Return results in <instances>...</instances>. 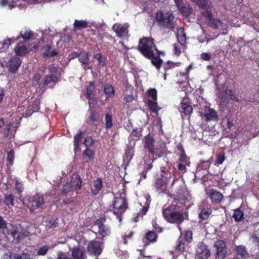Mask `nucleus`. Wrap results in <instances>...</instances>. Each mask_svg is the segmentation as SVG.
<instances>
[{
    "label": "nucleus",
    "mask_w": 259,
    "mask_h": 259,
    "mask_svg": "<svg viewBox=\"0 0 259 259\" xmlns=\"http://www.w3.org/2000/svg\"><path fill=\"white\" fill-rule=\"evenodd\" d=\"M177 244L175 247V250L177 253H183L186 249L187 244L182 239H179Z\"/></svg>",
    "instance_id": "obj_31"
},
{
    "label": "nucleus",
    "mask_w": 259,
    "mask_h": 259,
    "mask_svg": "<svg viewBox=\"0 0 259 259\" xmlns=\"http://www.w3.org/2000/svg\"><path fill=\"white\" fill-rule=\"evenodd\" d=\"M76 179H77V182L75 184V187L76 189H80L82 185V180L80 176L78 174L76 175Z\"/></svg>",
    "instance_id": "obj_61"
},
{
    "label": "nucleus",
    "mask_w": 259,
    "mask_h": 259,
    "mask_svg": "<svg viewBox=\"0 0 259 259\" xmlns=\"http://www.w3.org/2000/svg\"><path fill=\"white\" fill-rule=\"evenodd\" d=\"M14 196L12 194H5L3 200L4 203L7 206H13L14 205Z\"/></svg>",
    "instance_id": "obj_37"
},
{
    "label": "nucleus",
    "mask_w": 259,
    "mask_h": 259,
    "mask_svg": "<svg viewBox=\"0 0 259 259\" xmlns=\"http://www.w3.org/2000/svg\"><path fill=\"white\" fill-rule=\"evenodd\" d=\"M3 259H16V253L9 252L8 253H5Z\"/></svg>",
    "instance_id": "obj_63"
},
{
    "label": "nucleus",
    "mask_w": 259,
    "mask_h": 259,
    "mask_svg": "<svg viewBox=\"0 0 259 259\" xmlns=\"http://www.w3.org/2000/svg\"><path fill=\"white\" fill-rule=\"evenodd\" d=\"M179 10L184 16H188L189 15L192 9L189 5H183L181 7L179 8Z\"/></svg>",
    "instance_id": "obj_41"
},
{
    "label": "nucleus",
    "mask_w": 259,
    "mask_h": 259,
    "mask_svg": "<svg viewBox=\"0 0 259 259\" xmlns=\"http://www.w3.org/2000/svg\"><path fill=\"white\" fill-rule=\"evenodd\" d=\"M112 28L118 37H121L126 36L128 32V26L127 24H115L113 26Z\"/></svg>",
    "instance_id": "obj_14"
},
{
    "label": "nucleus",
    "mask_w": 259,
    "mask_h": 259,
    "mask_svg": "<svg viewBox=\"0 0 259 259\" xmlns=\"http://www.w3.org/2000/svg\"><path fill=\"white\" fill-rule=\"evenodd\" d=\"M138 49L140 52L148 59L154 57V50L157 53H160L154 44V39L152 37H143L140 39Z\"/></svg>",
    "instance_id": "obj_2"
},
{
    "label": "nucleus",
    "mask_w": 259,
    "mask_h": 259,
    "mask_svg": "<svg viewBox=\"0 0 259 259\" xmlns=\"http://www.w3.org/2000/svg\"><path fill=\"white\" fill-rule=\"evenodd\" d=\"M21 63L22 61L18 57H15L11 58L8 63L9 70L12 73L16 72L20 66Z\"/></svg>",
    "instance_id": "obj_15"
},
{
    "label": "nucleus",
    "mask_w": 259,
    "mask_h": 259,
    "mask_svg": "<svg viewBox=\"0 0 259 259\" xmlns=\"http://www.w3.org/2000/svg\"><path fill=\"white\" fill-rule=\"evenodd\" d=\"M189 160L190 158L187 156L185 152L181 153L179 156V163H184L185 164H190V162Z\"/></svg>",
    "instance_id": "obj_45"
},
{
    "label": "nucleus",
    "mask_w": 259,
    "mask_h": 259,
    "mask_svg": "<svg viewBox=\"0 0 259 259\" xmlns=\"http://www.w3.org/2000/svg\"><path fill=\"white\" fill-rule=\"evenodd\" d=\"M40 101L35 100L32 104L28 106L26 111V116H30L33 113L38 112L40 109Z\"/></svg>",
    "instance_id": "obj_18"
},
{
    "label": "nucleus",
    "mask_w": 259,
    "mask_h": 259,
    "mask_svg": "<svg viewBox=\"0 0 259 259\" xmlns=\"http://www.w3.org/2000/svg\"><path fill=\"white\" fill-rule=\"evenodd\" d=\"M204 116L206 118V120L207 121H209L215 119H218V115L217 114L216 111L214 109L211 108L207 109Z\"/></svg>",
    "instance_id": "obj_28"
},
{
    "label": "nucleus",
    "mask_w": 259,
    "mask_h": 259,
    "mask_svg": "<svg viewBox=\"0 0 259 259\" xmlns=\"http://www.w3.org/2000/svg\"><path fill=\"white\" fill-rule=\"evenodd\" d=\"M56 259H70L68 257L66 256L65 253L62 251H59L57 253V258Z\"/></svg>",
    "instance_id": "obj_64"
},
{
    "label": "nucleus",
    "mask_w": 259,
    "mask_h": 259,
    "mask_svg": "<svg viewBox=\"0 0 259 259\" xmlns=\"http://www.w3.org/2000/svg\"><path fill=\"white\" fill-rule=\"evenodd\" d=\"M145 238L149 242H154L157 240V234L154 230L148 231L146 234Z\"/></svg>",
    "instance_id": "obj_36"
},
{
    "label": "nucleus",
    "mask_w": 259,
    "mask_h": 259,
    "mask_svg": "<svg viewBox=\"0 0 259 259\" xmlns=\"http://www.w3.org/2000/svg\"><path fill=\"white\" fill-rule=\"evenodd\" d=\"M15 188L19 193H21L24 190L23 185L22 182L17 178H15Z\"/></svg>",
    "instance_id": "obj_47"
},
{
    "label": "nucleus",
    "mask_w": 259,
    "mask_h": 259,
    "mask_svg": "<svg viewBox=\"0 0 259 259\" xmlns=\"http://www.w3.org/2000/svg\"><path fill=\"white\" fill-rule=\"evenodd\" d=\"M103 248V243L95 239L89 241L87 247L88 253L96 257L102 253Z\"/></svg>",
    "instance_id": "obj_6"
},
{
    "label": "nucleus",
    "mask_w": 259,
    "mask_h": 259,
    "mask_svg": "<svg viewBox=\"0 0 259 259\" xmlns=\"http://www.w3.org/2000/svg\"><path fill=\"white\" fill-rule=\"evenodd\" d=\"M95 87L94 81H91L89 83V85L87 87V98L90 99L93 95L95 92Z\"/></svg>",
    "instance_id": "obj_38"
},
{
    "label": "nucleus",
    "mask_w": 259,
    "mask_h": 259,
    "mask_svg": "<svg viewBox=\"0 0 259 259\" xmlns=\"http://www.w3.org/2000/svg\"><path fill=\"white\" fill-rule=\"evenodd\" d=\"M142 130L141 127H138L133 129L132 132V135L135 137V140H138L142 136Z\"/></svg>",
    "instance_id": "obj_48"
},
{
    "label": "nucleus",
    "mask_w": 259,
    "mask_h": 259,
    "mask_svg": "<svg viewBox=\"0 0 259 259\" xmlns=\"http://www.w3.org/2000/svg\"><path fill=\"white\" fill-rule=\"evenodd\" d=\"M94 140L92 137H87L84 139L83 144L87 147H90L93 145Z\"/></svg>",
    "instance_id": "obj_54"
},
{
    "label": "nucleus",
    "mask_w": 259,
    "mask_h": 259,
    "mask_svg": "<svg viewBox=\"0 0 259 259\" xmlns=\"http://www.w3.org/2000/svg\"><path fill=\"white\" fill-rule=\"evenodd\" d=\"M209 26L214 29H218L219 27L226 28V25L219 19L214 18L212 17L209 21H207Z\"/></svg>",
    "instance_id": "obj_23"
},
{
    "label": "nucleus",
    "mask_w": 259,
    "mask_h": 259,
    "mask_svg": "<svg viewBox=\"0 0 259 259\" xmlns=\"http://www.w3.org/2000/svg\"><path fill=\"white\" fill-rule=\"evenodd\" d=\"M29 209L31 212L39 208L44 204V199L42 195L36 194L29 200Z\"/></svg>",
    "instance_id": "obj_8"
},
{
    "label": "nucleus",
    "mask_w": 259,
    "mask_h": 259,
    "mask_svg": "<svg viewBox=\"0 0 259 259\" xmlns=\"http://www.w3.org/2000/svg\"><path fill=\"white\" fill-rule=\"evenodd\" d=\"M90 121L92 124H93L95 122L98 121L100 119V115L99 112L95 110H91L90 115L89 117Z\"/></svg>",
    "instance_id": "obj_34"
},
{
    "label": "nucleus",
    "mask_w": 259,
    "mask_h": 259,
    "mask_svg": "<svg viewBox=\"0 0 259 259\" xmlns=\"http://www.w3.org/2000/svg\"><path fill=\"white\" fill-rule=\"evenodd\" d=\"M202 16H204L206 19L208 21H209L211 18H212V13L210 11L208 10H205L202 14Z\"/></svg>",
    "instance_id": "obj_62"
},
{
    "label": "nucleus",
    "mask_w": 259,
    "mask_h": 259,
    "mask_svg": "<svg viewBox=\"0 0 259 259\" xmlns=\"http://www.w3.org/2000/svg\"><path fill=\"white\" fill-rule=\"evenodd\" d=\"M49 249V247L48 246H42L38 250L37 254L38 255H44L47 253Z\"/></svg>",
    "instance_id": "obj_53"
},
{
    "label": "nucleus",
    "mask_w": 259,
    "mask_h": 259,
    "mask_svg": "<svg viewBox=\"0 0 259 259\" xmlns=\"http://www.w3.org/2000/svg\"><path fill=\"white\" fill-rule=\"evenodd\" d=\"M46 227L49 229H55L59 225L58 219L53 218L46 221Z\"/></svg>",
    "instance_id": "obj_39"
},
{
    "label": "nucleus",
    "mask_w": 259,
    "mask_h": 259,
    "mask_svg": "<svg viewBox=\"0 0 259 259\" xmlns=\"http://www.w3.org/2000/svg\"><path fill=\"white\" fill-rule=\"evenodd\" d=\"M113 209H109L105 211V215H109L113 214L116 216L119 222H121V214L124 212L128 208V203L125 199V194H121L118 197L116 196L112 203Z\"/></svg>",
    "instance_id": "obj_1"
},
{
    "label": "nucleus",
    "mask_w": 259,
    "mask_h": 259,
    "mask_svg": "<svg viewBox=\"0 0 259 259\" xmlns=\"http://www.w3.org/2000/svg\"><path fill=\"white\" fill-rule=\"evenodd\" d=\"M213 247L215 249L216 259H225L227 253L225 242L223 240H218L214 244Z\"/></svg>",
    "instance_id": "obj_7"
},
{
    "label": "nucleus",
    "mask_w": 259,
    "mask_h": 259,
    "mask_svg": "<svg viewBox=\"0 0 259 259\" xmlns=\"http://www.w3.org/2000/svg\"><path fill=\"white\" fill-rule=\"evenodd\" d=\"M103 188V182L101 178H97L94 180L92 185H91V196L97 195Z\"/></svg>",
    "instance_id": "obj_13"
},
{
    "label": "nucleus",
    "mask_w": 259,
    "mask_h": 259,
    "mask_svg": "<svg viewBox=\"0 0 259 259\" xmlns=\"http://www.w3.org/2000/svg\"><path fill=\"white\" fill-rule=\"evenodd\" d=\"M225 93L229 97L230 100L235 101H238V99L236 97L232 90H226Z\"/></svg>",
    "instance_id": "obj_55"
},
{
    "label": "nucleus",
    "mask_w": 259,
    "mask_h": 259,
    "mask_svg": "<svg viewBox=\"0 0 259 259\" xmlns=\"http://www.w3.org/2000/svg\"><path fill=\"white\" fill-rule=\"evenodd\" d=\"M235 251V256L232 259H246L248 256V253L245 246H236Z\"/></svg>",
    "instance_id": "obj_16"
},
{
    "label": "nucleus",
    "mask_w": 259,
    "mask_h": 259,
    "mask_svg": "<svg viewBox=\"0 0 259 259\" xmlns=\"http://www.w3.org/2000/svg\"><path fill=\"white\" fill-rule=\"evenodd\" d=\"M244 215V212L240 208H238L235 209L233 218L235 222H239L243 219Z\"/></svg>",
    "instance_id": "obj_35"
},
{
    "label": "nucleus",
    "mask_w": 259,
    "mask_h": 259,
    "mask_svg": "<svg viewBox=\"0 0 259 259\" xmlns=\"http://www.w3.org/2000/svg\"><path fill=\"white\" fill-rule=\"evenodd\" d=\"M206 195L210 199L212 204H214L220 203L224 198L223 194L213 189H209Z\"/></svg>",
    "instance_id": "obj_9"
},
{
    "label": "nucleus",
    "mask_w": 259,
    "mask_h": 259,
    "mask_svg": "<svg viewBox=\"0 0 259 259\" xmlns=\"http://www.w3.org/2000/svg\"><path fill=\"white\" fill-rule=\"evenodd\" d=\"M88 26V23L85 20H78L75 19L73 23L74 30H80L86 28Z\"/></svg>",
    "instance_id": "obj_25"
},
{
    "label": "nucleus",
    "mask_w": 259,
    "mask_h": 259,
    "mask_svg": "<svg viewBox=\"0 0 259 259\" xmlns=\"http://www.w3.org/2000/svg\"><path fill=\"white\" fill-rule=\"evenodd\" d=\"M155 140L150 134L144 137V147L148 150V153L154 156L155 153Z\"/></svg>",
    "instance_id": "obj_11"
},
{
    "label": "nucleus",
    "mask_w": 259,
    "mask_h": 259,
    "mask_svg": "<svg viewBox=\"0 0 259 259\" xmlns=\"http://www.w3.org/2000/svg\"><path fill=\"white\" fill-rule=\"evenodd\" d=\"M179 111L182 117L186 115L190 116L193 111L191 102L187 99L184 100L180 104Z\"/></svg>",
    "instance_id": "obj_10"
},
{
    "label": "nucleus",
    "mask_w": 259,
    "mask_h": 259,
    "mask_svg": "<svg viewBox=\"0 0 259 259\" xmlns=\"http://www.w3.org/2000/svg\"><path fill=\"white\" fill-rule=\"evenodd\" d=\"M147 102L150 111L154 113L157 112L158 111L159 108H158V104L156 101L148 100Z\"/></svg>",
    "instance_id": "obj_40"
},
{
    "label": "nucleus",
    "mask_w": 259,
    "mask_h": 259,
    "mask_svg": "<svg viewBox=\"0 0 259 259\" xmlns=\"http://www.w3.org/2000/svg\"><path fill=\"white\" fill-rule=\"evenodd\" d=\"M83 132L79 131V132L74 136L73 139L74 143V151L75 153H77L80 151V143L81 142Z\"/></svg>",
    "instance_id": "obj_19"
},
{
    "label": "nucleus",
    "mask_w": 259,
    "mask_h": 259,
    "mask_svg": "<svg viewBox=\"0 0 259 259\" xmlns=\"http://www.w3.org/2000/svg\"><path fill=\"white\" fill-rule=\"evenodd\" d=\"M82 154L83 156L87 157L90 160H93L95 157L94 152L89 148L83 151Z\"/></svg>",
    "instance_id": "obj_43"
},
{
    "label": "nucleus",
    "mask_w": 259,
    "mask_h": 259,
    "mask_svg": "<svg viewBox=\"0 0 259 259\" xmlns=\"http://www.w3.org/2000/svg\"><path fill=\"white\" fill-rule=\"evenodd\" d=\"M177 38L178 42L181 46H186L187 43V37L184 28H179L178 29Z\"/></svg>",
    "instance_id": "obj_22"
},
{
    "label": "nucleus",
    "mask_w": 259,
    "mask_h": 259,
    "mask_svg": "<svg viewBox=\"0 0 259 259\" xmlns=\"http://www.w3.org/2000/svg\"><path fill=\"white\" fill-rule=\"evenodd\" d=\"M79 62L85 66L83 67L85 70H87L86 66L89 63V54L87 52H81L77 56Z\"/></svg>",
    "instance_id": "obj_24"
},
{
    "label": "nucleus",
    "mask_w": 259,
    "mask_h": 259,
    "mask_svg": "<svg viewBox=\"0 0 259 259\" xmlns=\"http://www.w3.org/2000/svg\"><path fill=\"white\" fill-rule=\"evenodd\" d=\"M107 216L104 214L103 217H100L94 221V225L98 227V233L102 240H104L111 234V228L104 224L106 221V217Z\"/></svg>",
    "instance_id": "obj_5"
},
{
    "label": "nucleus",
    "mask_w": 259,
    "mask_h": 259,
    "mask_svg": "<svg viewBox=\"0 0 259 259\" xmlns=\"http://www.w3.org/2000/svg\"><path fill=\"white\" fill-rule=\"evenodd\" d=\"M226 159L225 153L224 152H220L217 155V159L215 164L221 165Z\"/></svg>",
    "instance_id": "obj_42"
},
{
    "label": "nucleus",
    "mask_w": 259,
    "mask_h": 259,
    "mask_svg": "<svg viewBox=\"0 0 259 259\" xmlns=\"http://www.w3.org/2000/svg\"><path fill=\"white\" fill-rule=\"evenodd\" d=\"M56 79L57 77L54 75H48L44 81V84L47 85L52 82H55Z\"/></svg>",
    "instance_id": "obj_56"
},
{
    "label": "nucleus",
    "mask_w": 259,
    "mask_h": 259,
    "mask_svg": "<svg viewBox=\"0 0 259 259\" xmlns=\"http://www.w3.org/2000/svg\"><path fill=\"white\" fill-rule=\"evenodd\" d=\"M212 212L210 207H203L202 208L199 213V218L202 220H207Z\"/></svg>",
    "instance_id": "obj_29"
},
{
    "label": "nucleus",
    "mask_w": 259,
    "mask_h": 259,
    "mask_svg": "<svg viewBox=\"0 0 259 259\" xmlns=\"http://www.w3.org/2000/svg\"><path fill=\"white\" fill-rule=\"evenodd\" d=\"M181 63L180 62H173L170 61H168L167 62L164 63L162 67L164 70L165 73L164 74V79H166V75H167V73L170 69H172L177 67H179L181 65Z\"/></svg>",
    "instance_id": "obj_21"
},
{
    "label": "nucleus",
    "mask_w": 259,
    "mask_h": 259,
    "mask_svg": "<svg viewBox=\"0 0 259 259\" xmlns=\"http://www.w3.org/2000/svg\"><path fill=\"white\" fill-rule=\"evenodd\" d=\"M113 126V119L112 116L109 114L105 115V127L106 129L110 128Z\"/></svg>",
    "instance_id": "obj_44"
},
{
    "label": "nucleus",
    "mask_w": 259,
    "mask_h": 259,
    "mask_svg": "<svg viewBox=\"0 0 259 259\" xmlns=\"http://www.w3.org/2000/svg\"><path fill=\"white\" fill-rule=\"evenodd\" d=\"M71 256L73 259H85L86 256V250L84 247L78 245L75 246L71 250Z\"/></svg>",
    "instance_id": "obj_12"
},
{
    "label": "nucleus",
    "mask_w": 259,
    "mask_h": 259,
    "mask_svg": "<svg viewBox=\"0 0 259 259\" xmlns=\"http://www.w3.org/2000/svg\"><path fill=\"white\" fill-rule=\"evenodd\" d=\"M71 191V184L66 183L64 185L62 193L64 195H67Z\"/></svg>",
    "instance_id": "obj_60"
},
{
    "label": "nucleus",
    "mask_w": 259,
    "mask_h": 259,
    "mask_svg": "<svg viewBox=\"0 0 259 259\" xmlns=\"http://www.w3.org/2000/svg\"><path fill=\"white\" fill-rule=\"evenodd\" d=\"M195 4L200 8L204 9L205 8L208 4V0H193Z\"/></svg>",
    "instance_id": "obj_50"
},
{
    "label": "nucleus",
    "mask_w": 259,
    "mask_h": 259,
    "mask_svg": "<svg viewBox=\"0 0 259 259\" xmlns=\"http://www.w3.org/2000/svg\"><path fill=\"white\" fill-rule=\"evenodd\" d=\"M20 35L24 40H28L33 36V32L27 27H24L20 31Z\"/></svg>",
    "instance_id": "obj_27"
},
{
    "label": "nucleus",
    "mask_w": 259,
    "mask_h": 259,
    "mask_svg": "<svg viewBox=\"0 0 259 259\" xmlns=\"http://www.w3.org/2000/svg\"><path fill=\"white\" fill-rule=\"evenodd\" d=\"M19 0H1L0 5L3 7L8 6L10 9L18 7Z\"/></svg>",
    "instance_id": "obj_26"
},
{
    "label": "nucleus",
    "mask_w": 259,
    "mask_h": 259,
    "mask_svg": "<svg viewBox=\"0 0 259 259\" xmlns=\"http://www.w3.org/2000/svg\"><path fill=\"white\" fill-rule=\"evenodd\" d=\"M14 159V151L13 149L10 150L7 154V160L9 162L10 165H12L13 163Z\"/></svg>",
    "instance_id": "obj_51"
},
{
    "label": "nucleus",
    "mask_w": 259,
    "mask_h": 259,
    "mask_svg": "<svg viewBox=\"0 0 259 259\" xmlns=\"http://www.w3.org/2000/svg\"><path fill=\"white\" fill-rule=\"evenodd\" d=\"M155 20L158 25L161 27L168 29L171 31H173L175 28V17L172 14H163L161 11H158L156 13Z\"/></svg>",
    "instance_id": "obj_4"
},
{
    "label": "nucleus",
    "mask_w": 259,
    "mask_h": 259,
    "mask_svg": "<svg viewBox=\"0 0 259 259\" xmlns=\"http://www.w3.org/2000/svg\"><path fill=\"white\" fill-rule=\"evenodd\" d=\"M158 55L157 56H155L154 55V57L151 58V63L157 69L159 70L161 68L163 60L160 58V53H157Z\"/></svg>",
    "instance_id": "obj_30"
},
{
    "label": "nucleus",
    "mask_w": 259,
    "mask_h": 259,
    "mask_svg": "<svg viewBox=\"0 0 259 259\" xmlns=\"http://www.w3.org/2000/svg\"><path fill=\"white\" fill-rule=\"evenodd\" d=\"M45 49H46V50L48 52V54H45V55L47 56H49V57H55L56 56H57L58 55V52L56 51H53L51 52H49V51L51 49V47L49 45H47L46 46V47H45Z\"/></svg>",
    "instance_id": "obj_58"
},
{
    "label": "nucleus",
    "mask_w": 259,
    "mask_h": 259,
    "mask_svg": "<svg viewBox=\"0 0 259 259\" xmlns=\"http://www.w3.org/2000/svg\"><path fill=\"white\" fill-rule=\"evenodd\" d=\"M197 253L201 259H208L210 255L209 250L207 246L203 244L198 246L197 249Z\"/></svg>",
    "instance_id": "obj_17"
},
{
    "label": "nucleus",
    "mask_w": 259,
    "mask_h": 259,
    "mask_svg": "<svg viewBox=\"0 0 259 259\" xmlns=\"http://www.w3.org/2000/svg\"><path fill=\"white\" fill-rule=\"evenodd\" d=\"M16 259H31L30 255L27 253H16Z\"/></svg>",
    "instance_id": "obj_59"
},
{
    "label": "nucleus",
    "mask_w": 259,
    "mask_h": 259,
    "mask_svg": "<svg viewBox=\"0 0 259 259\" xmlns=\"http://www.w3.org/2000/svg\"><path fill=\"white\" fill-rule=\"evenodd\" d=\"M211 163L210 160L203 161L200 162L199 167L203 169H207L209 168Z\"/></svg>",
    "instance_id": "obj_52"
},
{
    "label": "nucleus",
    "mask_w": 259,
    "mask_h": 259,
    "mask_svg": "<svg viewBox=\"0 0 259 259\" xmlns=\"http://www.w3.org/2000/svg\"><path fill=\"white\" fill-rule=\"evenodd\" d=\"M184 238L187 243H190L193 239V233L191 230H186L184 234Z\"/></svg>",
    "instance_id": "obj_49"
},
{
    "label": "nucleus",
    "mask_w": 259,
    "mask_h": 259,
    "mask_svg": "<svg viewBox=\"0 0 259 259\" xmlns=\"http://www.w3.org/2000/svg\"><path fill=\"white\" fill-rule=\"evenodd\" d=\"M162 214L165 220L169 223L180 225L184 221V214L177 210L176 205L172 204L166 208H163Z\"/></svg>",
    "instance_id": "obj_3"
},
{
    "label": "nucleus",
    "mask_w": 259,
    "mask_h": 259,
    "mask_svg": "<svg viewBox=\"0 0 259 259\" xmlns=\"http://www.w3.org/2000/svg\"><path fill=\"white\" fill-rule=\"evenodd\" d=\"M15 52L16 55L23 57L29 53L28 49L23 43L19 42L15 47Z\"/></svg>",
    "instance_id": "obj_20"
},
{
    "label": "nucleus",
    "mask_w": 259,
    "mask_h": 259,
    "mask_svg": "<svg viewBox=\"0 0 259 259\" xmlns=\"http://www.w3.org/2000/svg\"><path fill=\"white\" fill-rule=\"evenodd\" d=\"M212 55L210 53H202L200 55L202 60L206 61H209L211 59Z\"/></svg>",
    "instance_id": "obj_57"
},
{
    "label": "nucleus",
    "mask_w": 259,
    "mask_h": 259,
    "mask_svg": "<svg viewBox=\"0 0 259 259\" xmlns=\"http://www.w3.org/2000/svg\"><path fill=\"white\" fill-rule=\"evenodd\" d=\"M147 95L150 97L153 101L157 100V92L155 89H150L147 91Z\"/></svg>",
    "instance_id": "obj_46"
},
{
    "label": "nucleus",
    "mask_w": 259,
    "mask_h": 259,
    "mask_svg": "<svg viewBox=\"0 0 259 259\" xmlns=\"http://www.w3.org/2000/svg\"><path fill=\"white\" fill-rule=\"evenodd\" d=\"M103 91L107 98L112 97L115 95L113 87L109 84L107 83L104 85Z\"/></svg>",
    "instance_id": "obj_32"
},
{
    "label": "nucleus",
    "mask_w": 259,
    "mask_h": 259,
    "mask_svg": "<svg viewBox=\"0 0 259 259\" xmlns=\"http://www.w3.org/2000/svg\"><path fill=\"white\" fill-rule=\"evenodd\" d=\"M155 187L157 190L163 192L166 188V183L163 179L158 178L155 184Z\"/></svg>",
    "instance_id": "obj_33"
}]
</instances>
